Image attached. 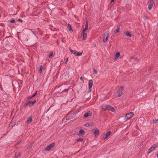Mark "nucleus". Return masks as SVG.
Segmentation results:
<instances>
[{"label": "nucleus", "mask_w": 158, "mask_h": 158, "mask_svg": "<svg viewBox=\"0 0 158 158\" xmlns=\"http://www.w3.org/2000/svg\"><path fill=\"white\" fill-rule=\"evenodd\" d=\"M93 71L94 73L96 74L97 73V71L96 70L93 69Z\"/></svg>", "instance_id": "obj_32"}, {"label": "nucleus", "mask_w": 158, "mask_h": 158, "mask_svg": "<svg viewBox=\"0 0 158 158\" xmlns=\"http://www.w3.org/2000/svg\"><path fill=\"white\" fill-rule=\"evenodd\" d=\"M82 140H83V139H77V141H81Z\"/></svg>", "instance_id": "obj_37"}, {"label": "nucleus", "mask_w": 158, "mask_h": 158, "mask_svg": "<svg viewBox=\"0 0 158 158\" xmlns=\"http://www.w3.org/2000/svg\"><path fill=\"white\" fill-rule=\"evenodd\" d=\"M119 29H118V28H117L116 30V31L117 32H119Z\"/></svg>", "instance_id": "obj_39"}, {"label": "nucleus", "mask_w": 158, "mask_h": 158, "mask_svg": "<svg viewBox=\"0 0 158 158\" xmlns=\"http://www.w3.org/2000/svg\"><path fill=\"white\" fill-rule=\"evenodd\" d=\"M53 52H51V53H50L49 55V57H51V56H52L53 55Z\"/></svg>", "instance_id": "obj_36"}, {"label": "nucleus", "mask_w": 158, "mask_h": 158, "mask_svg": "<svg viewBox=\"0 0 158 158\" xmlns=\"http://www.w3.org/2000/svg\"><path fill=\"white\" fill-rule=\"evenodd\" d=\"M92 113L90 111H89L86 113L84 115V117H87L91 115Z\"/></svg>", "instance_id": "obj_13"}, {"label": "nucleus", "mask_w": 158, "mask_h": 158, "mask_svg": "<svg viewBox=\"0 0 158 158\" xmlns=\"http://www.w3.org/2000/svg\"><path fill=\"white\" fill-rule=\"evenodd\" d=\"M76 114V113L74 112L70 114H69L67 115V117L66 118L67 120H70L73 118H74Z\"/></svg>", "instance_id": "obj_3"}, {"label": "nucleus", "mask_w": 158, "mask_h": 158, "mask_svg": "<svg viewBox=\"0 0 158 158\" xmlns=\"http://www.w3.org/2000/svg\"><path fill=\"white\" fill-rule=\"evenodd\" d=\"M120 53L119 52H117L115 56V59H116L117 58H118L120 56Z\"/></svg>", "instance_id": "obj_18"}, {"label": "nucleus", "mask_w": 158, "mask_h": 158, "mask_svg": "<svg viewBox=\"0 0 158 158\" xmlns=\"http://www.w3.org/2000/svg\"><path fill=\"white\" fill-rule=\"evenodd\" d=\"M69 90V89H65L64 91H64V92H67L68 91V90Z\"/></svg>", "instance_id": "obj_42"}, {"label": "nucleus", "mask_w": 158, "mask_h": 158, "mask_svg": "<svg viewBox=\"0 0 158 158\" xmlns=\"http://www.w3.org/2000/svg\"><path fill=\"white\" fill-rule=\"evenodd\" d=\"M113 112H114L115 111V109L113 107L112 108H111V109L110 110Z\"/></svg>", "instance_id": "obj_34"}, {"label": "nucleus", "mask_w": 158, "mask_h": 158, "mask_svg": "<svg viewBox=\"0 0 158 158\" xmlns=\"http://www.w3.org/2000/svg\"><path fill=\"white\" fill-rule=\"evenodd\" d=\"M114 0H111V2H114Z\"/></svg>", "instance_id": "obj_44"}, {"label": "nucleus", "mask_w": 158, "mask_h": 158, "mask_svg": "<svg viewBox=\"0 0 158 158\" xmlns=\"http://www.w3.org/2000/svg\"><path fill=\"white\" fill-rule=\"evenodd\" d=\"M88 23L86 21V23L85 25V27L84 29H83V31L85 32V31L88 29Z\"/></svg>", "instance_id": "obj_16"}, {"label": "nucleus", "mask_w": 158, "mask_h": 158, "mask_svg": "<svg viewBox=\"0 0 158 158\" xmlns=\"http://www.w3.org/2000/svg\"><path fill=\"white\" fill-rule=\"evenodd\" d=\"M77 52L76 51V50H74L73 51V53L74 55H75L76 56L77 55Z\"/></svg>", "instance_id": "obj_30"}, {"label": "nucleus", "mask_w": 158, "mask_h": 158, "mask_svg": "<svg viewBox=\"0 0 158 158\" xmlns=\"http://www.w3.org/2000/svg\"><path fill=\"white\" fill-rule=\"evenodd\" d=\"M85 134V132L83 130H80L78 133L79 135H82Z\"/></svg>", "instance_id": "obj_11"}, {"label": "nucleus", "mask_w": 158, "mask_h": 158, "mask_svg": "<svg viewBox=\"0 0 158 158\" xmlns=\"http://www.w3.org/2000/svg\"><path fill=\"white\" fill-rule=\"evenodd\" d=\"M158 147V143L154 144L148 150V153L149 154L152 152L156 147Z\"/></svg>", "instance_id": "obj_1"}, {"label": "nucleus", "mask_w": 158, "mask_h": 158, "mask_svg": "<svg viewBox=\"0 0 158 158\" xmlns=\"http://www.w3.org/2000/svg\"><path fill=\"white\" fill-rule=\"evenodd\" d=\"M134 115V114L132 112H130L127 114L125 116V117H126L127 120L131 118Z\"/></svg>", "instance_id": "obj_6"}, {"label": "nucleus", "mask_w": 158, "mask_h": 158, "mask_svg": "<svg viewBox=\"0 0 158 158\" xmlns=\"http://www.w3.org/2000/svg\"><path fill=\"white\" fill-rule=\"evenodd\" d=\"M55 145V143H54L50 144L44 148V150L46 151L50 150Z\"/></svg>", "instance_id": "obj_4"}, {"label": "nucleus", "mask_w": 158, "mask_h": 158, "mask_svg": "<svg viewBox=\"0 0 158 158\" xmlns=\"http://www.w3.org/2000/svg\"><path fill=\"white\" fill-rule=\"evenodd\" d=\"M121 25V24L120 23L118 24L117 26V28L120 29Z\"/></svg>", "instance_id": "obj_29"}, {"label": "nucleus", "mask_w": 158, "mask_h": 158, "mask_svg": "<svg viewBox=\"0 0 158 158\" xmlns=\"http://www.w3.org/2000/svg\"><path fill=\"white\" fill-rule=\"evenodd\" d=\"M21 155V153L20 152H19L15 156V158H17L19 156Z\"/></svg>", "instance_id": "obj_25"}, {"label": "nucleus", "mask_w": 158, "mask_h": 158, "mask_svg": "<svg viewBox=\"0 0 158 158\" xmlns=\"http://www.w3.org/2000/svg\"><path fill=\"white\" fill-rule=\"evenodd\" d=\"M111 131H109L108 132H107L105 135L102 138L103 139H106L110 135V134H111Z\"/></svg>", "instance_id": "obj_10"}, {"label": "nucleus", "mask_w": 158, "mask_h": 158, "mask_svg": "<svg viewBox=\"0 0 158 158\" xmlns=\"http://www.w3.org/2000/svg\"><path fill=\"white\" fill-rule=\"evenodd\" d=\"M153 123H158V119H155L153 120Z\"/></svg>", "instance_id": "obj_24"}, {"label": "nucleus", "mask_w": 158, "mask_h": 158, "mask_svg": "<svg viewBox=\"0 0 158 158\" xmlns=\"http://www.w3.org/2000/svg\"><path fill=\"white\" fill-rule=\"evenodd\" d=\"M68 58L65 61V64H66L68 61Z\"/></svg>", "instance_id": "obj_40"}, {"label": "nucleus", "mask_w": 158, "mask_h": 158, "mask_svg": "<svg viewBox=\"0 0 158 158\" xmlns=\"http://www.w3.org/2000/svg\"><path fill=\"white\" fill-rule=\"evenodd\" d=\"M42 68L43 67L42 66H40V68L39 69V71L40 73H41L42 72Z\"/></svg>", "instance_id": "obj_27"}, {"label": "nucleus", "mask_w": 158, "mask_h": 158, "mask_svg": "<svg viewBox=\"0 0 158 158\" xmlns=\"http://www.w3.org/2000/svg\"><path fill=\"white\" fill-rule=\"evenodd\" d=\"M113 107L110 106L108 105H103L102 106V109L104 110H110L111 109V108Z\"/></svg>", "instance_id": "obj_2"}, {"label": "nucleus", "mask_w": 158, "mask_h": 158, "mask_svg": "<svg viewBox=\"0 0 158 158\" xmlns=\"http://www.w3.org/2000/svg\"><path fill=\"white\" fill-rule=\"evenodd\" d=\"M118 96L119 97H120L121 96L123 95V93L122 91H118Z\"/></svg>", "instance_id": "obj_20"}, {"label": "nucleus", "mask_w": 158, "mask_h": 158, "mask_svg": "<svg viewBox=\"0 0 158 158\" xmlns=\"http://www.w3.org/2000/svg\"><path fill=\"white\" fill-rule=\"evenodd\" d=\"M157 157H158V154H157Z\"/></svg>", "instance_id": "obj_45"}, {"label": "nucleus", "mask_w": 158, "mask_h": 158, "mask_svg": "<svg viewBox=\"0 0 158 158\" xmlns=\"http://www.w3.org/2000/svg\"><path fill=\"white\" fill-rule=\"evenodd\" d=\"M125 34L127 36L131 37V34L129 31H126V32H125Z\"/></svg>", "instance_id": "obj_19"}, {"label": "nucleus", "mask_w": 158, "mask_h": 158, "mask_svg": "<svg viewBox=\"0 0 158 158\" xmlns=\"http://www.w3.org/2000/svg\"><path fill=\"white\" fill-rule=\"evenodd\" d=\"M131 60V61H132V62L133 61V60L135 61L136 60L138 61V60L137 59V58L135 56L132 57Z\"/></svg>", "instance_id": "obj_21"}, {"label": "nucleus", "mask_w": 158, "mask_h": 158, "mask_svg": "<svg viewBox=\"0 0 158 158\" xmlns=\"http://www.w3.org/2000/svg\"><path fill=\"white\" fill-rule=\"evenodd\" d=\"M82 34H83V40H85L87 37V34L86 33H85V31H82Z\"/></svg>", "instance_id": "obj_14"}, {"label": "nucleus", "mask_w": 158, "mask_h": 158, "mask_svg": "<svg viewBox=\"0 0 158 158\" xmlns=\"http://www.w3.org/2000/svg\"><path fill=\"white\" fill-rule=\"evenodd\" d=\"M15 22V20L14 19V18L12 19L10 21V22L11 23H14Z\"/></svg>", "instance_id": "obj_28"}, {"label": "nucleus", "mask_w": 158, "mask_h": 158, "mask_svg": "<svg viewBox=\"0 0 158 158\" xmlns=\"http://www.w3.org/2000/svg\"><path fill=\"white\" fill-rule=\"evenodd\" d=\"M36 94H37V91H36V92H35V93H34V94H33L32 95V96H31L30 98H32V97H35Z\"/></svg>", "instance_id": "obj_26"}, {"label": "nucleus", "mask_w": 158, "mask_h": 158, "mask_svg": "<svg viewBox=\"0 0 158 158\" xmlns=\"http://www.w3.org/2000/svg\"><path fill=\"white\" fill-rule=\"evenodd\" d=\"M36 101V99H35L33 101H29L25 105V106L28 105L29 104H31L32 105H34Z\"/></svg>", "instance_id": "obj_9"}, {"label": "nucleus", "mask_w": 158, "mask_h": 158, "mask_svg": "<svg viewBox=\"0 0 158 158\" xmlns=\"http://www.w3.org/2000/svg\"><path fill=\"white\" fill-rule=\"evenodd\" d=\"M113 112H114L115 111V109L113 107L112 108H111V109L110 110Z\"/></svg>", "instance_id": "obj_33"}, {"label": "nucleus", "mask_w": 158, "mask_h": 158, "mask_svg": "<svg viewBox=\"0 0 158 158\" xmlns=\"http://www.w3.org/2000/svg\"><path fill=\"white\" fill-rule=\"evenodd\" d=\"M32 120V119L31 117H29L27 119V122L28 123H30L31 122Z\"/></svg>", "instance_id": "obj_17"}, {"label": "nucleus", "mask_w": 158, "mask_h": 158, "mask_svg": "<svg viewBox=\"0 0 158 158\" xmlns=\"http://www.w3.org/2000/svg\"><path fill=\"white\" fill-rule=\"evenodd\" d=\"M82 54V52H77L76 56H81Z\"/></svg>", "instance_id": "obj_23"}, {"label": "nucleus", "mask_w": 158, "mask_h": 158, "mask_svg": "<svg viewBox=\"0 0 158 158\" xmlns=\"http://www.w3.org/2000/svg\"><path fill=\"white\" fill-rule=\"evenodd\" d=\"M80 79L81 80L83 81V82H84V81L83 80L82 78V77H81Z\"/></svg>", "instance_id": "obj_41"}, {"label": "nucleus", "mask_w": 158, "mask_h": 158, "mask_svg": "<svg viewBox=\"0 0 158 158\" xmlns=\"http://www.w3.org/2000/svg\"><path fill=\"white\" fill-rule=\"evenodd\" d=\"M98 134L99 130L97 129H95L94 131V134L95 135V137L96 138L98 137Z\"/></svg>", "instance_id": "obj_12"}, {"label": "nucleus", "mask_w": 158, "mask_h": 158, "mask_svg": "<svg viewBox=\"0 0 158 158\" xmlns=\"http://www.w3.org/2000/svg\"><path fill=\"white\" fill-rule=\"evenodd\" d=\"M67 27L68 28L69 31L70 32H73V30H72V28L71 27V25L70 24H69V23L68 24Z\"/></svg>", "instance_id": "obj_15"}, {"label": "nucleus", "mask_w": 158, "mask_h": 158, "mask_svg": "<svg viewBox=\"0 0 158 158\" xmlns=\"http://www.w3.org/2000/svg\"><path fill=\"white\" fill-rule=\"evenodd\" d=\"M85 126L87 127H89L90 126V124L88 123H86L85 124Z\"/></svg>", "instance_id": "obj_35"}, {"label": "nucleus", "mask_w": 158, "mask_h": 158, "mask_svg": "<svg viewBox=\"0 0 158 158\" xmlns=\"http://www.w3.org/2000/svg\"><path fill=\"white\" fill-rule=\"evenodd\" d=\"M93 81L92 80H90L89 83V91L90 92L92 86Z\"/></svg>", "instance_id": "obj_8"}, {"label": "nucleus", "mask_w": 158, "mask_h": 158, "mask_svg": "<svg viewBox=\"0 0 158 158\" xmlns=\"http://www.w3.org/2000/svg\"><path fill=\"white\" fill-rule=\"evenodd\" d=\"M109 33L108 32L106 34H103L104 36L103 40V42L105 43L107 41L109 37Z\"/></svg>", "instance_id": "obj_5"}, {"label": "nucleus", "mask_w": 158, "mask_h": 158, "mask_svg": "<svg viewBox=\"0 0 158 158\" xmlns=\"http://www.w3.org/2000/svg\"><path fill=\"white\" fill-rule=\"evenodd\" d=\"M18 20L19 22H21V23H22V22H23V20L22 19H18Z\"/></svg>", "instance_id": "obj_38"}, {"label": "nucleus", "mask_w": 158, "mask_h": 158, "mask_svg": "<svg viewBox=\"0 0 158 158\" xmlns=\"http://www.w3.org/2000/svg\"><path fill=\"white\" fill-rule=\"evenodd\" d=\"M38 34V32L37 31H35L34 32V34Z\"/></svg>", "instance_id": "obj_43"}, {"label": "nucleus", "mask_w": 158, "mask_h": 158, "mask_svg": "<svg viewBox=\"0 0 158 158\" xmlns=\"http://www.w3.org/2000/svg\"><path fill=\"white\" fill-rule=\"evenodd\" d=\"M124 88V87L123 86H121L119 88V89L118 91H122V90Z\"/></svg>", "instance_id": "obj_22"}, {"label": "nucleus", "mask_w": 158, "mask_h": 158, "mask_svg": "<svg viewBox=\"0 0 158 158\" xmlns=\"http://www.w3.org/2000/svg\"><path fill=\"white\" fill-rule=\"evenodd\" d=\"M69 50L71 54L73 53L74 50H72L70 48H69Z\"/></svg>", "instance_id": "obj_31"}, {"label": "nucleus", "mask_w": 158, "mask_h": 158, "mask_svg": "<svg viewBox=\"0 0 158 158\" xmlns=\"http://www.w3.org/2000/svg\"><path fill=\"white\" fill-rule=\"evenodd\" d=\"M154 4V2L153 0H151L148 6V9L149 10H150L152 9L153 6Z\"/></svg>", "instance_id": "obj_7"}]
</instances>
